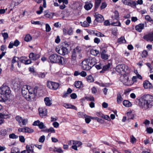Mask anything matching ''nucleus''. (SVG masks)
<instances>
[{
	"instance_id": "60",
	"label": "nucleus",
	"mask_w": 153,
	"mask_h": 153,
	"mask_svg": "<svg viewBox=\"0 0 153 153\" xmlns=\"http://www.w3.org/2000/svg\"><path fill=\"white\" fill-rule=\"evenodd\" d=\"M108 56L106 54H105L104 55H102L101 56V58L102 59L104 60L107 59L108 58Z\"/></svg>"
},
{
	"instance_id": "9",
	"label": "nucleus",
	"mask_w": 153,
	"mask_h": 153,
	"mask_svg": "<svg viewBox=\"0 0 153 153\" xmlns=\"http://www.w3.org/2000/svg\"><path fill=\"white\" fill-rule=\"evenodd\" d=\"M57 60L56 63H58L61 65H64L66 64L67 62L66 59H64L62 56L59 55H58Z\"/></svg>"
},
{
	"instance_id": "25",
	"label": "nucleus",
	"mask_w": 153,
	"mask_h": 153,
	"mask_svg": "<svg viewBox=\"0 0 153 153\" xmlns=\"http://www.w3.org/2000/svg\"><path fill=\"white\" fill-rule=\"evenodd\" d=\"M44 100L46 105L50 106L52 104V99L51 98L46 97L44 98Z\"/></svg>"
},
{
	"instance_id": "18",
	"label": "nucleus",
	"mask_w": 153,
	"mask_h": 153,
	"mask_svg": "<svg viewBox=\"0 0 153 153\" xmlns=\"http://www.w3.org/2000/svg\"><path fill=\"white\" fill-rule=\"evenodd\" d=\"M9 129L7 128L1 129L0 132V134L1 137H5L8 135L10 133Z\"/></svg>"
},
{
	"instance_id": "12",
	"label": "nucleus",
	"mask_w": 153,
	"mask_h": 153,
	"mask_svg": "<svg viewBox=\"0 0 153 153\" xmlns=\"http://www.w3.org/2000/svg\"><path fill=\"white\" fill-rule=\"evenodd\" d=\"M16 120L18 122L19 124L21 126L22 123L23 125H26L27 123V119H23L22 117L17 116L16 117Z\"/></svg>"
},
{
	"instance_id": "52",
	"label": "nucleus",
	"mask_w": 153,
	"mask_h": 153,
	"mask_svg": "<svg viewBox=\"0 0 153 153\" xmlns=\"http://www.w3.org/2000/svg\"><path fill=\"white\" fill-rule=\"evenodd\" d=\"M48 132H51L52 133H55V130L52 127H50L48 130Z\"/></svg>"
},
{
	"instance_id": "6",
	"label": "nucleus",
	"mask_w": 153,
	"mask_h": 153,
	"mask_svg": "<svg viewBox=\"0 0 153 153\" xmlns=\"http://www.w3.org/2000/svg\"><path fill=\"white\" fill-rule=\"evenodd\" d=\"M81 64L82 68L83 70H89L91 68L87 59L84 60Z\"/></svg>"
},
{
	"instance_id": "59",
	"label": "nucleus",
	"mask_w": 153,
	"mask_h": 153,
	"mask_svg": "<svg viewBox=\"0 0 153 153\" xmlns=\"http://www.w3.org/2000/svg\"><path fill=\"white\" fill-rule=\"evenodd\" d=\"M38 126L39 128L40 129H42L45 128V126L43 123L42 122H40Z\"/></svg>"
},
{
	"instance_id": "29",
	"label": "nucleus",
	"mask_w": 153,
	"mask_h": 153,
	"mask_svg": "<svg viewBox=\"0 0 153 153\" xmlns=\"http://www.w3.org/2000/svg\"><path fill=\"white\" fill-rule=\"evenodd\" d=\"M123 99L121 96V95L120 93H118L117 94V102L118 104H120Z\"/></svg>"
},
{
	"instance_id": "49",
	"label": "nucleus",
	"mask_w": 153,
	"mask_h": 153,
	"mask_svg": "<svg viewBox=\"0 0 153 153\" xmlns=\"http://www.w3.org/2000/svg\"><path fill=\"white\" fill-rule=\"evenodd\" d=\"M7 99L0 92V101H2Z\"/></svg>"
},
{
	"instance_id": "23",
	"label": "nucleus",
	"mask_w": 153,
	"mask_h": 153,
	"mask_svg": "<svg viewBox=\"0 0 153 153\" xmlns=\"http://www.w3.org/2000/svg\"><path fill=\"white\" fill-rule=\"evenodd\" d=\"M27 57L25 56H22L20 58V61L22 63H24L26 65L29 64L31 63V61L30 60L27 59Z\"/></svg>"
},
{
	"instance_id": "57",
	"label": "nucleus",
	"mask_w": 153,
	"mask_h": 153,
	"mask_svg": "<svg viewBox=\"0 0 153 153\" xmlns=\"http://www.w3.org/2000/svg\"><path fill=\"white\" fill-rule=\"evenodd\" d=\"M87 117V116H85V120L86 123H89L90 122L91 120L89 117Z\"/></svg>"
},
{
	"instance_id": "56",
	"label": "nucleus",
	"mask_w": 153,
	"mask_h": 153,
	"mask_svg": "<svg viewBox=\"0 0 153 153\" xmlns=\"http://www.w3.org/2000/svg\"><path fill=\"white\" fill-rule=\"evenodd\" d=\"M52 125L53 127L55 128H58L59 126V123L56 122H54L53 123Z\"/></svg>"
},
{
	"instance_id": "58",
	"label": "nucleus",
	"mask_w": 153,
	"mask_h": 153,
	"mask_svg": "<svg viewBox=\"0 0 153 153\" xmlns=\"http://www.w3.org/2000/svg\"><path fill=\"white\" fill-rule=\"evenodd\" d=\"M7 49L6 46L5 45H2L0 47V50L1 51H4L6 50Z\"/></svg>"
},
{
	"instance_id": "7",
	"label": "nucleus",
	"mask_w": 153,
	"mask_h": 153,
	"mask_svg": "<svg viewBox=\"0 0 153 153\" xmlns=\"http://www.w3.org/2000/svg\"><path fill=\"white\" fill-rule=\"evenodd\" d=\"M122 2L124 4L132 7H135L137 4L136 2L132 0H122Z\"/></svg>"
},
{
	"instance_id": "50",
	"label": "nucleus",
	"mask_w": 153,
	"mask_h": 153,
	"mask_svg": "<svg viewBox=\"0 0 153 153\" xmlns=\"http://www.w3.org/2000/svg\"><path fill=\"white\" fill-rule=\"evenodd\" d=\"M45 139V137L44 135L41 136L39 139V141L40 142L43 143L44 142Z\"/></svg>"
},
{
	"instance_id": "21",
	"label": "nucleus",
	"mask_w": 153,
	"mask_h": 153,
	"mask_svg": "<svg viewBox=\"0 0 153 153\" xmlns=\"http://www.w3.org/2000/svg\"><path fill=\"white\" fill-rule=\"evenodd\" d=\"M144 25L143 24L140 23L136 26L135 29L138 32H140L144 29Z\"/></svg>"
},
{
	"instance_id": "5",
	"label": "nucleus",
	"mask_w": 153,
	"mask_h": 153,
	"mask_svg": "<svg viewBox=\"0 0 153 153\" xmlns=\"http://www.w3.org/2000/svg\"><path fill=\"white\" fill-rule=\"evenodd\" d=\"M0 92L5 97L6 99L10 94L11 91L9 87L7 86L3 85L0 88Z\"/></svg>"
},
{
	"instance_id": "64",
	"label": "nucleus",
	"mask_w": 153,
	"mask_h": 153,
	"mask_svg": "<svg viewBox=\"0 0 153 153\" xmlns=\"http://www.w3.org/2000/svg\"><path fill=\"white\" fill-rule=\"evenodd\" d=\"M80 75L82 77H85L87 75L85 71H82L80 72Z\"/></svg>"
},
{
	"instance_id": "53",
	"label": "nucleus",
	"mask_w": 153,
	"mask_h": 153,
	"mask_svg": "<svg viewBox=\"0 0 153 153\" xmlns=\"http://www.w3.org/2000/svg\"><path fill=\"white\" fill-rule=\"evenodd\" d=\"M87 100L90 101H94V98L93 96H90L86 98Z\"/></svg>"
},
{
	"instance_id": "11",
	"label": "nucleus",
	"mask_w": 153,
	"mask_h": 153,
	"mask_svg": "<svg viewBox=\"0 0 153 153\" xmlns=\"http://www.w3.org/2000/svg\"><path fill=\"white\" fill-rule=\"evenodd\" d=\"M121 81L126 85H131L133 84L131 80H128V78L127 76H122L120 78Z\"/></svg>"
},
{
	"instance_id": "2",
	"label": "nucleus",
	"mask_w": 153,
	"mask_h": 153,
	"mask_svg": "<svg viewBox=\"0 0 153 153\" xmlns=\"http://www.w3.org/2000/svg\"><path fill=\"white\" fill-rule=\"evenodd\" d=\"M139 105L142 109L146 110L151 108L153 102V96L149 94L144 95L139 100Z\"/></svg>"
},
{
	"instance_id": "28",
	"label": "nucleus",
	"mask_w": 153,
	"mask_h": 153,
	"mask_svg": "<svg viewBox=\"0 0 153 153\" xmlns=\"http://www.w3.org/2000/svg\"><path fill=\"white\" fill-rule=\"evenodd\" d=\"M34 146L32 145H27L26 146V149L28 152L33 153L34 152Z\"/></svg>"
},
{
	"instance_id": "41",
	"label": "nucleus",
	"mask_w": 153,
	"mask_h": 153,
	"mask_svg": "<svg viewBox=\"0 0 153 153\" xmlns=\"http://www.w3.org/2000/svg\"><path fill=\"white\" fill-rule=\"evenodd\" d=\"M94 34L96 36L99 37H103L104 36V35L101 33L100 32L98 31H96L94 32Z\"/></svg>"
},
{
	"instance_id": "24",
	"label": "nucleus",
	"mask_w": 153,
	"mask_h": 153,
	"mask_svg": "<svg viewBox=\"0 0 153 153\" xmlns=\"http://www.w3.org/2000/svg\"><path fill=\"white\" fill-rule=\"evenodd\" d=\"M143 85L144 88L145 89L151 88L152 87L151 84L147 80L144 82Z\"/></svg>"
},
{
	"instance_id": "36",
	"label": "nucleus",
	"mask_w": 153,
	"mask_h": 153,
	"mask_svg": "<svg viewBox=\"0 0 153 153\" xmlns=\"http://www.w3.org/2000/svg\"><path fill=\"white\" fill-rule=\"evenodd\" d=\"M102 0H95V7L96 9L98 8Z\"/></svg>"
},
{
	"instance_id": "8",
	"label": "nucleus",
	"mask_w": 153,
	"mask_h": 153,
	"mask_svg": "<svg viewBox=\"0 0 153 153\" xmlns=\"http://www.w3.org/2000/svg\"><path fill=\"white\" fill-rule=\"evenodd\" d=\"M47 85L48 88L53 90L57 89L59 86V84L58 83L50 81L48 82Z\"/></svg>"
},
{
	"instance_id": "26",
	"label": "nucleus",
	"mask_w": 153,
	"mask_h": 153,
	"mask_svg": "<svg viewBox=\"0 0 153 153\" xmlns=\"http://www.w3.org/2000/svg\"><path fill=\"white\" fill-rule=\"evenodd\" d=\"M113 19H115L118 20L119 19V13L117 10H115L114 12V15L112 16Z\"/></svg>"
},
{
	"instance_id": "35",
	"label": "nucleus",
	"mask_w": 153,
	"mask_h": 153,
	"mask_svg": "<svg viewBox=\"0 0 153 153\" xmlns=\"http://www.w3.org/2000/svg\"><path fill=\"white\" fill-rule=\"evenodd\" d=\"M118 42L120 44L125 43L126 42V40L123 37H121L118 39Z\"/></svg>"
},
{
	"instance_id": "13",
	"label": "nucleus",
	"mask_w": 153,
	"mask_h": 153,
	"mask_svg": "<svg viewBox=\"0 0 153 153\" xmlns=\"http://www.w3.org/2000/svg\"><path fill=\"white\" fill-rule=\"evenodd\" d=\"M39 113L40 116L42 117H45L47 114V109L45 108H39Z\"/></svg>"
},
{
	"instance_id": "45",
	"label": "nucleus",
	"mask_w": 153,
	"mask_h": 153,
	"mask_svg": "<svg viewBox=\"0 0 153 153\" xmlns=\"http://www.w3.org/2000/svg\"><path fill=\"white\" fill-rule=\"evenodd\" d=\"M128 116V118L129 119H133L134 117V115L131 113V112H128L127 113Z\"/></svg>"
},
{
	"instance_id": "3",
	"label": "nucleus",
	"mask_w": 153,
	"mask_h": 153,
	"mask_svg": "<svg viewBox=\"0 0 153 153\" xmlns=\"http://www.w3.org/2000/svg\"><path fill=\"white\" fill-rule=\"evenodd\" d=\"M78 56L79 58L81 57V55L80 51L79 49V48L77 47L73 49L72 52V54L71 56V59L72 63L73 65L76 64V57Z\"/></svg>"
},
{
	"instance_id": "46",
	"label": "nucleus",
	"mask_w": 153,
	"mask_h": 153,
	"mask_svg": "<svg viewBox=\"0 0 153 153\" xmlns=\"http://www.w3.org/2000/svg\"><path fill=\"white\" fill-rule=\"evenodd\" d=\"M82 26L86 27L88 26L89 25V24L86 21H84L82 23V22H80Z\"/></svg>"
},
{
	"instance_id": "19",
	"label": "nucleus",
	"mask_w": 153,
	"mask_h": 153,
	"mask_svg": "<svg viewBox=\"0 0 153 153\" xmlns=\"http://www.w3.org/2000/svg\"><path fill=\"white\" fill-rule=\"evenodd\" d=\"M144 38L147 41H153V31L151 33L144 36Z\"/></svg>"
},
{
	"instance_id": "39",
	"label": "nucleus",
	"mask_w": 153,
	"mask_h": 153,
	"mask_svg": "<svg viewBox=\"0 0 153 153\" xmlns=\"http://www.w3.org/2000/svg\"><path fill=\"white\" fill-rule=\"evenodd\" d=\"M90 51L91 53L94 56H96L99 53V51L97 50H91Z\"/></svg>"
},
{
	"instance_id": "55",
	"label": "nucleus",
	"mask_w": 153,
	"mask_h": 153,
	"mask_svg": "<svg viewBox=\"0 0 153 153\" xmlns=\"http://www.w3.org/2000/svg\"><path fill=\"white\" fill-rule=\"evenodd\" d=\"M46 31L47 32H49L51 30V28L48 24H46Z\"/></svg>"
},
{
	"instance_id": "37",
	"label": "nucleus",
	"mask_w": 153,
	"mask_h": 153,
	"mask_svg": "<svg viewBox=\"0 0 153 153\" xmlns=\"http://www.w3.org/2000/svg\"><path fill=\"white\" fill-rule=\"evenodd\" d=\"M32 39L31 36L29 34L26 35L25 38V41L28 42L30 41Z\"/></svg>"
},
{
	"instance_id": "15",
	"label": "nucleus",
	"mask_w": 153,
	"mask_h": 153,
	"mask_svg": "<svg viewBox=\"0 0 153 153\" xmlns=\"http://www.w3.org/2000/svg\"><path fill=\"white\" fill-rule=\"evenodd\" d=\"M87 59L91 68L97 63V61L95 58L89 57Z\"/></svg>"
},
{
	"instance_id": "31",
	"label": "nucleus",
	"mask_w": 153,
	"mask_h": 153,
	"mask_svg": "<svg viewBox=\"0 0 153 153\" xmlns=\"http://www.w3.org/2000/svg\"><path fill=\"white\" fill-rule=\"evenodd\" d=\"M123 105L126 107H129L131 106V103L128 101L125 100L123 102Z\"/></svg>"
},
{
	"instance_id": "32",
	"label": "nucleus",
	"mask_w": 153,
	"mask_h": 153,
	"mask_svg": "<svg viewBox=\"0 0 153 153\" xmlns=\"http://www.w3.org/2000/svg\"><path fill=\"white\" fill-rule=\"evenodd\" d=\"M25 133H33L34 132V130L31 128L29 127H25Z\"/></svg>"
},
{
	"instance_id": "42",
	"label": "nucleus",
	"mask_w": 153,
	"mask_h": 153,
	"mask_svg": "<svg viewBox=\"0 0 153 153\" xmlns=\"http://www.w3.org/2000/svg\"><path fill=\"white\" fill-rule=\"evenodd\" d=\"M87 81L89 82H92L94 81L93 77L91 75H89L87 76Z\"/></svg>"
},
{
	"instance_id": "61",
	"label": "nucleus",
	"mask_w": 153,
	"mask_h": 153,
	"mask_svg": "<svg viewBox=\"0 0 153 153\" xmlns=\"http://www.w3.org/2000/svg\"><path fill=\"white\" fill-rule=\"evenodd\" d=\"M19 140L22 143H24L25 142V139L23 136H19Z\"/></svg>"
},
{
	"instance_id": "54",
	"label": "nucleus",
	"mask_w": 153,
	"mask_h": 153,
	"mask_svg": "<svg viewBox=\"0 0 153 153\" xmlns=\"http://www.w3.org/2000/svg\"><path fill=\"white\" fill-rule=\"evenodd\" d=\"M146 131L148 133L151 134L153 132V129L150 127L147 128H146Z\"/></svg>"
},
{
	"instance_id": "34",
	"label": "nucleus",
	"mask_w": 153,
	"mask_h": 153,
	"mask_svg": "<svg viewBox=\"0 0 153 153\" xmlns=\"http://www.w3.org/2000/svg\"><path fill=\"white\" fill-rule=\"evenodd\" d=\"M18 60H19V58L17 57H16V56L14 57L13 58V59H12V60L11 66L12 67H13L14 64L16 62H18Z\"/></svg>"
},
{
	"instance_id": "47",
	"label": "nucleus",
	"mask_w": 153,
	"mask_h": 153,
	"mask_svg": "<svg viewBox=\"0 0 153 153\" xmlns=\"http://www.w3.org/2000/svg\"><path fill=\"white\" fill-rule=\"evenodd\" d=\"M9 138L13 139H17L18 138V136L12 133L9 135Z\"/></svg>"
},
{
	"instance_id": "40",
	"label": "nucleus",
	"mask_w": 153,
	"mask_h": 153,
	"mask_svg": "<svg viewBox=\"0 0 153 153\" xmlns=\"http://www.w3.org/2000/svg\"><path fill=\"white\" fill-rule=\"evenodd\" d=\"M82 82L80 81H77L75 82L74 83L75 86L76 88H79L80 87Z\"/></svg>"
},
{
	"instance_id": "43",
	"label": "nucleus",
	"mask_w": 153,
	"mask_h": 153,
	"mask_svg": "<svg viewBox=\"0 0 153 153\" xmlns=\"http://www.w3.org/2000/svg\"><path fill=\"white\" fill-rule=\"evenodd\" d=\"M148 55V52L147 51L144 50L143 51L141 55L142 58H145Z\"/></svg>"
},
{
	"instance_id": "4",
	"label": "nucleus",
	"mask_w": 153,
	"mask_h": 153,
	"mask_svg": "<svg viewBox=\"0 0 153 153\" xmlns=\"http://www.w3.org/2000/svg\"><path fill=\"white\" fill-rule=\"evenodd\" d=\"M116 71L120 74L123 72L128 73L130 71V68L128 66L124 64H121L118 65L116 68Z\"/></svg>"
},
{
	"instance_id": "63",
	"label": "nucleus",
	"mask_w": 153,
	"mask_h": 153,
	"mask_svg": "<svg viewBox=\"0 0 153 153\" xmlns=\"http://www.w3.org/2000/svg\"><path fill=\"white\" fill-rule=\"evenodd\" d=\"M102 66V65L101 63H100L99 64L96 65L95 66V68L97 69H101Z\"/></svg>"
},
{
	"instance_id": "38",
	"label": "nucleus",
	"mask_w": 153,
	"mask_h": 153,
	"mask_svg": "<svg viewBox=\"0 0 153 153\" xmlns=\"http://www.w3.org/2000/svg\"><path fill=\"white\" fill-rule=\"evenodd\" d=\"M31 22L32 24L35 25H39L42 26L44 24L43 22H41L39 21H35L33 20H31Z\"/></svg>"
},
{
	"instance_id": "17",
	"label": "nucleus",
	"mask_w": 153,
	"mask_h": 153,
	"mask_svg": "<svg viewBox=\"0 0 153 153\" xmlns=\"http://www.w3.org/2000/svg\"><path fill=\"white\" fill-rule=\"evenodd\" d=\"M73 145H72L71 148L74 150H78L77 147H79L82 145V143L80 141H73Z\"/></svg>"
},
{
	"instance_id": "22",
	"label": "nucleus",
	"mask_w": 153,
	"mask_h": 153,
	"mask_svg": "<svg viewBox=\"0 0 153 153\" xmlns=\"http://www.w3.org/2000/svg\"><path fill=\"white\" fill-rule=\"evenodd\" d=\"M93 7V4L90 1L89 2H86L84 6L85 9L87 10H90Z\"/></svg>"
},
{
	"instance_id": "48",
	"label": "nucleus",
	"mask_w": 153,
	"mask_h": 153,
	"mask_svg": "<svg viewBox=\"0 0 153 153\" xmlns=\"http://www.w3.org/2000/svg\"><path fill=\"white\" fill-rule=\"evenodd\" d=\"M77 114L78 116L84 118L85 117V116H86V115L85 114L81 112H79Z\"/></svg>"
},
{
	"instance_id": "30",
	"label": "nucleus",
	"mask_w": 153,
	"mask_h": 153,
	"mask_svg": "<svg viewBox=\"0 0 153 153\" xmlns=\"http://www.w3.org/2000/svg\"><path fill=\"white\" fill-rule=\"evenodd\" d=\"M63 106L67 108H71L76 110L77 109L76 108L75 106L67 103H64Z\"/></svg>"
},
{
	"instance_id": "10",
	"label": "nucleus",
	"mask_w": 153,
	"mask_h": 153,
	"mask_svg": "<svg viewBox=\"0 0 153 153\" xmlns=\"http://www.w3.org/2000/svg\"><path fill=\"white\" fill-rule=\"evenodd\" d=\"M56 50L58 53L62 55H65L68 53V49L65 47H62L61 49L56 48Z\"/></svg>"
},
{
	"instance_id": "44",
	"label": "nucleus",
	"mask_w": 153,
	"mask_h": 153,
	"mask_svg": "<svg viewBox=\"0 0 153 153\" xmlns=\"http://www.w3.org/2000/svg\"><path fill=\"white\" fill-rule=\"evenodd\" d=\"M2 36L4 38V40H5L7 39L8 38V34L7 33H3L2 32L1 33Z\"/></svg>"
},
{
	"instance_id": "1",
	"label": "nucleus",
	"mask_w": 153,
	"mask_h": 153,
	"mask_svg": "<svg viewBox=\"0 0 153 153\" xmlns=\"http://www.w3.org/2000/svg\"><path fill=\"white\" fill-rule=\"evenodd\" d=\"M36 87L32 88L29 86L24 85L22 88V92L23 96L28 101L33 99L37 93Z\"/></svg>"
},
{
	"instance_id": "33",
	"label": "nucleus",
	"mask_w": 153,
	"mask_h": 153,
	"mask_svg": "<svg viewBox=\"0 0 153 153\" xmlns=\"http://www.w3.org/2000/svg\"><path fill=\"white\" fill-rule=\"evenodd\" d=\"M11 153H20L19 150L17 147L12 148L11 149Z\"/></svg>"
},
{
	"instance_id": "51",
	"label": "nucleus",
	"mask_w": 153,
	"mask_h": 153,
	"mask_svg": "<svg viewBox=\"0 0 153 153\" xmlns=\"http://www.w3.org/2000/svg\"><path fill=\"white\" fill-rule=\"evenodd\" d=\"M136 139L133 136H131L130 141L132 143H134L135 142H136Z\"/></svg>"
},
{
	"instance_id": "27",
	"label": "nucleus",
	"mask_w": 153,
	"mask_h": 153,
	"mask_svg": "<svg viewBox=\"0 0 153 153\" xmlns=\"http://www.w3.org/2000/svg\"><path fill=\"white\" fill-rule=\"evenodd\" d=\"M111 64L108 63V64L102 66V69L100 71V72H104L105 71L108 70L110 67Z\"/></svg>"
},
{
	"instance_id": "14",
	"label": "nucleus",
	"mask_w": 153,
	"mask_h": 153,
	"mask_svg": "<svg viewBox=\"0 0 153 153\" xmlns=\"http://www.w3.org/2000/svg\"><path fill=\"white\" fill-rule=\"evenodd\" d=\"M94 16L95 17V21L99 22H102L104 20L103 16L100 14L97 13H95Z\"/></svg>"
},
{
	"instance_id": "16",
	"label": "nucleus",
	"mask_w": 153,
	"mask_h": 153,
	"mask_svg": "<svg viewBox=\"0 0 153 153\" xmlns=\"http://www.w3.org/2000/svg\"><path fill=\"white\" fill-rule=\"evenodd\" d=\"M58 55L56 54H53L50 55L49 57V61L52 63H56Z\"/></svg>"
},
{
	"instance_id": "20",
	"label": "nucleus",
	"mask_w": 153,
	"mask_h": 153,
	"mask_svg": "<svg viewBox=\"0 0 153 153\" xmlns=\"http://www.w3.org/2000/svg\"><path fill=\"white\" fill-rule=\"evenodd\" d=\"M29 57L31 60H36L39 58L40 56L38 54L31 53L29 55Z\"/></svg>"
},
{
	"instance_id": "62",
	"label": "nucleus",
	"mask_w": 153,
	"mask_h": 153,
	"mask_svg": "<svg viewBox=\"0 0 153 153\" xmlns=\"http://www.w3.org/2000/svg\"><path fill=\"white\" fill-rule=\"evenodd\" d=\"M19 42L17 39H16V40H15L13 43L14 46H15L16 47L18 46L19 45Z\"/></svg>"
}]
</instances>
